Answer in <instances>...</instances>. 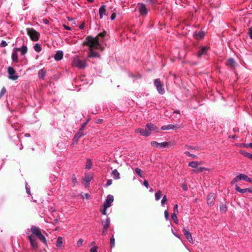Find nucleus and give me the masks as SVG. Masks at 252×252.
Segmentation results:
<instances>
[{
    "mask_svg": "<svg viewBox=\"0 0 252 252\" xmlns=\"http://www.w3.org/2000/svg\"><path fill=\"white\" fill-rule=\"evenodd\" d=\"M171 218H172V220H174V222L176 224H178V218L177 217V214L176 213H173L171 214Z\"/></svg>",
    "mask_w": 252,
    "mask_h": 252,
    "instance_id": "obj_38",
    "label": "nucleus"
},
{
    "mask_svg": "<svg viewBox=\"0 0 252 252\" xmlns=\"http://www.w3.org/2000/svg\"><path fill=\"white\" fill-rule=\"evenodd\" d=\"M164 217H165V219L166 220H168L169 219V214H168V212L167 210H165L164 211Z\"/></svg>",
    "mask_w": 252,
    "mask_h": 252,
    "instance_id": "obj_46",
    "label": "nucleus"
},
{
    "mask_svg": "<svg viewBox=\"0 0 252 252\" xmlns=\"http://www.w3.org/2000/svg\"><path fill=\"white\" fill-rule=\"evenodd\" d=\"M135 132L136 133H139L140 135L145 137H148L151 135V132L147 128L146 129L141 128H137L135 130Z\"/></svg>",
    "mask_w": 252,
    "mask_h": 252,
    "instance_id": "obj_9",
    "label": "nucleus"
},
{
    "mask_svg": "<svg viewBox=\"0 0 252 252\" xmlns=\"http://www.w3.org/2000/svg\"><path fill=\"white\" fill-rule=\"evenodd\" d=\"M167 199L166 196V195H164L162 197L161 201V206H163V207L164 206V205L166 203V202H167Z\"/></svg>",
    "mask_w": 252,
    "mask_h": 252,
    "instance_id": "obj_42",
    "label": "nucleus"
},
{
    "mask_svg": "<svg viewBox=\"0 0 252 252\" xmlns=\"http://www.w3.org/2000/svg\"><path fill=\"white\" fill-rule=\"evenodd\" d=\"M235 189L237 191L239 192L242 193H245L246 192H252V190L251 189L247 188V189H241L237 185H236V187L235 188Z\"/></svg>",
    "mask_w": 252,
    "mask_h": 252,
    "instance_id": "obj_22",
    "label": "nucleus"
},
{
    "mask_svg": "<svg viewBox=\"0 0 252 252\" xmlns=\"http://www.w3.org/2000/svg\"><path fill=\"white\" fill-rule=\"evenodd\" d=\"M241 153L245 157L252 159V154H250L245 151H241Z\"/></svg>",
    "mask_w": 252,
    "mask_h": 252,
    "instance_id": "obj_35",
    "label": "nucleus"
},
{
    "mask_svg": "<svg viewBox=\"0 0 252 252\" xmlns=\"http://www.w3.org/2000/svg\"><path fill=\"white\" fill-rule=\"evenodd\" d=\"M99 15L100 17V19H102L104 15H105L106 12V6L104 5H102L99 8Z\"/></svg>",
    "mask_w": 252,
    "mask_h": 252,
    "instance_id": "obj_24",
    "label": "nucleus"
},
{
    "mask_svg": "<svg viewBox=\"0 0 252 252\" xmlns=\"http://www.w3.org/2000/svg\"><path fill=\"white\" fill-rule=\"evenodd\" d=\"M143 185L147 189L149 187V183L148 181L146 180H144Z\"/></svg>",
    "mask_w": 252,
    "mask_h": 252,
    "instance_id": "obj_56",
    "label": "nucleus"
},
{
    "mask_svg": "<svg viewBox=\"0 0 252 252\" xmlns=\"http://www.w3.org/2000/svg\"><path fill=\"white\" fill-rule=\"evenodd\" d=\"M0 45L2 47H5L7 45V43L5 40H2L0 44Z\"/></svg>",
    "mask_w": 252,
    "mask_h": 252,
    "instance_id": "obj_48",
    "label": "nucleus"
},
{
    "mask_svg": "<svg viewBox=\"0 0 252 252\" xmlns=\"http://www.w3.org/2000/svg\"><path fill=\"white\" fill-rule=\"evenodd\" d=\"M83 130H81L80 129H79V131L75 134L73 139L74 142L77 141L80 138L85 135V134L83 133Z\"/></svg>",
    "mask_w": 252,
    "mask_h": 252,
    "instance_id": "obj_20",
    "label": "nucleus"
},
{
    "mask_svg": "<svg viewBox=\"0 0 252 252\" xmlns=\"http://www.w3.org/2000/svg\"><path fill=\"white\" fill-rule=\"evenodd\" d=\"M169 145V143L167 142H163L161 143H159L158 149H162L163 148H165Z\"/></svg>",
    "mask_w": 252,
    "mask_h": 252,
    "instance_id": "obj_36",
    "label": "nucleus"
},
{
    "mask_svg": "<svg viewBox=\"0 0 252 252\" xmlns=\"http://www.w3.org/2000/svg\"><path fill=\"white\" fill-rule=\"evenodd\" d=\"M84 27H85L84 23H83L79 26V28L81 30H83L84 28Z\"/></svg>",
    "mask_w": 252,
    "mask_h": 252,
    "instance_id": "obj_63",
    "label": "nucleus"
},
{
    "mask_svg": "<svg viewBox=\"0 0 252 252\" xmlns=\"http://www.w3.org/2000/svg\"><path fill=\"white\" fill-rule=\"evenodd\" d=\"M90 252H97V247L96 246L93 247L90 249Z\"/></svg>",
    "mask_w": 252,
    "mask_h": 252,
    "instance_id": "obj_50",
    "label": "nucleus"
},
{
    "mask_svg": "<svg viewBox=\"0 0 252 252\" xmlns=\"http://www.w3.org/2000/svg\"><path fill=\"white\" fill-rule=\"evenodd\" d=\"M93 179V176L92 175L89 174H85L84 178H83V181L84 182V184L86 186H89L90 182Z\"/></svg>",
    "mask_w": 252,
    "mask_h": 252,
    "instance_id": "obj_15",
    "label": "nucleus"
},
{
    "mask_svg": "<svg viewBox=\"0 0 252 252\" xmlns=\"http://www.w3.org/2000/svg\"><path fill=\"white\" fill-rule=\"evenodd\" d=\"M215 198V195L213 193H211L208 194L207 197V203L210 206H212L214 204V200Z\"/></svg>",
    "mask_w": 252,
    "mask_h": 252,
    "instance_id": "obj_14",
    "label": "nucleus"
},
{
    "mask_svg": "<svg viewBox=\"0 0 252 252\" xmlns=\"http://www.w3.org/2000/svg\"><path fill=\"white\" fill-rule=\"evenodd\" d=\"M89 121V120H87L86 122H85L84 123H83V124L82 125V126H81V127H80V130H83L84 129V128L86 126V125L87 124L88 122Z\"/></svg>",
    "mask_w": 252,
    "mask_h": 252,
    "instance_id": "obj_53",
    "label": "nucleus"
},
{
    "mask_svg": "<svg viewBox=\"0 0 252 252\" xmlns=\"http://www.w3.org/2000/svg\"><path fill=\"white\" fill-rule=\"evenodd\" d=\"M114 201V196L112 195L109 194L107 196L105 200L103 203V208H109L111 206Z\"/></svg>",
    "mask_w": 252,
    "mask_h": 252,
    "instance_id": "obj_8",
    "label": "nucleus"
},
{
    "mask_svg": "<svg viewBox=\"0 0 252 252\" xmlns=\"http://www.w3.org/2000/svg\"><path fill=\"white\" fill-rule=\"evenodd\" d=\"M193 35H194V36L196 39H201V38H203V37L204 36L205 33L204 32H195L194 33Z\"/></svg>",
    "mask_w": 252,
    "mask_h": 252,
    "instance_id": "obj_28",
    "label": "nucleus"
},
{
    "mask_svg": "<svg viewBox=\"0 0 252 252\" xmlns=\"http://www.w3.org/2000/svg\"><path fill=\"white\" fill-rule=\"evenodd\" d=\"M83 45L88 46L90 49L88 55L89 58L99 57L98 54L94 51V49H99L100 46L98 39L97 38L88 36L83 41Z\"/></svg>",
    "mask_w": 252,
    "mask_h": 252,
    "instance_id": "obj_1",
    "label": "nucleus"
},
{
    "mask_svg": "<svg viewBox=\"0 0 252 252\" xmlns=\"http://www.w3.org/2000/svg\"><path fill=\"white\" fill-rule=\"evenodd\" d=\"M208 50V48L205 46H201L199 49L197 55L198 57H201L202 55L205 54Z\"/></svg>",
    "mask_w": 252,
    "mask_h": 252,
    "instance_id": "obj_16",
    "label": "nucleus"
},
{
    "mask_svg": "<svg viewBox=\"0 0 252 252\" xmlns=\"http://www.w3.org/2000/svg\"><path fill=\"white\" fill-rule=\"evenodd\" d=\"M137 8L138 11L141 16H145L148 13L149 10L145 3H138Z\"/></svg>",
    "mask_w": 252,
    "mask_h": 252,
    "instance_id": "obj_4",
    "label": "nucleus"
},
{
    "mask_svg": "<svg viewBox=\"0 0 252 252\" xmlns=\"http://www.w3.org/2000/svg\"><path fill=\"white\" fill-rule=\"evenodd\" d=\"M71 184L72 187H75L77 186L78 184V182L77 181V178L74 174H73L71 177Z\"/></svg>",
    "mask_w": 252,
    "mask_h": 252,
    "instance_id": "obj_26",
    "label": "nucleus"
},
{
    "mask_svg": "<svg viewBox=\"0 0 252 252\" xmlns=\"http://www.w3.org/2000/svg\"><path fill=\"white\" fill-rule=\"evenodd\" d=\"M185 154H186V155L189 156V157H191L193 158H196L197 157V156H196L195 155H193L188 151L185 152Z\"/></svg>",
    "mask_w": 252,
    "mask_h": 252,
    "instance_id": "obj_44",
    "label": "nucleus"
},
{
    "mask_svg": "<svg viewBox=\"0 0 252 252\" xmlns=\"http://www.w3.org/2000/svg\"><path fill=\"white\" fill-rule=\"evenodd\" d=\"M27 32L28 35L30 37L32 40L37 41L39 39V33L32 28L27 29Z\"/></svg>",
    "mask_w": 252,
    "mask_h": 252,
    "instance_id": "obj_2",
    "label": "nucleus"
},
{
    "mask_svg": "<svg viewBox=\"0 0 252 252\" xmlns=\"http://www.w3.org/2000/svg\"><path fill=\"white\" fill-rule=\"evenodd\" d=\"M6 93L5 88H2L0 92V98Z\"/></svg>",
    "mask_w": 252,
    "mask_h": 252,
    "instance_id": "obj_47",
    "label": "nucleus"
},
{
    "mask_svg": "<svg viewBox=\"0 0 252 252\" xmlns=\"http://www.w3.org/2000/svg\"><path fill=\"white\" fill-rule=\"evenodd\" d=\"M249 35L250 38L252 39V27L249 29Z\"/></svg>",
    "mask_w": 252,
    "mask_h": 252,
    "instance_id": "obj_54",
    "label": "nucleus"
},
{
    "mask_svg": "<svg viewBox=\"0 0 252 252\" xmlns=\"http://www.w3.org/2000/svg\"><path fill=\"white\" fill-rule=\"evenodd\" d=\"M83 197H85L86 199H89L91 198L90 194L88 193L84 194Z\"/></svg>",
    "mask_w": 252,
    "mask_h": 252,
    "instance_id": "obj_57",
    "label": "nucleus"
},
{
    "mask_svg": "<svg viewBox=\"0 0 252 252\" xmlns=\"http://www.w3.org/2000/svg\"><path fill=\"white\" fill-rule=\"evenodd\" d=\"M37 237L45 245H47L46 239L45 236L43 235V234L41 232L39 234H38V236Z\"/></svg>",
    "mask_w": 252,
    "mask_h": 252,
    "instance_id": "obj_29",
    "label": "nucleus"
},
{
    "mask_svg": "<svg viewBox=\"0 0 252 252\" xmlns=\"http://www.w3.org/2000/svg\"><path fill=\"white\" fill-rule=\"evenodd\" d=\"M63 52L61 50L57 51L54 55V59L57 61H59L63 59Z\"/></svg>",
    "mask_w": 252,
    "mask_h": 252,
    "instance_id": "obj_19",
    "label": "nucleus"
},
{
    "mask_svg": "<svg viewBox=\"0 0 252 252\" xmlns=\"http://www.w3.org/2000/svg\"><path fill=\"white\" fill-rule=\"evenodd\" d=\"M110 247L111 248H113L115 246V238L114 237V236H112V237L111 238L110 240Z\"/></svg>",
    "mask_w": 252,
    "mask_h": 252,
    "instance_id": "obj_43",
    "label": "nucleus"
},
{
    "mask_svg": "<svg viewBox=\"0 0 252 252\" xmlns=\"http://www.w3.org/2000/svg\"><path fill=\"white\" fill-rule=\"evenodd\" d=\"M135 173L140 177H143V173L142 170L139 168H136L135 169Z\"/></svg>",
    "mask_w": 252,
    "mask_h": 252,
    "instance_id": "obj_41",
    "label": "nucleus"
},
{
    "mask_svg": "<svg viewBox=\"0 0 252 252\" xmlns=\"http://www.w3.org/2000/svg\"><path fill=\"white\" fill-rule=\"evenodd\" d=\"M107 208H104L102 210L101 213L103 215H107L106 210H107Z\"/></svg>",
    "mask_w": 252,
    "mask_h": 252,
    "instance_id": "obj_58",
    "label": "nucleus"
},
{
    "mask_svg": "<svg viewBox=\"0 0 252 252\" xmlns=\"http://www.w3.org/2000/svg\"><path fill=\"white\" fill-rule=\"evenodd\" d=\"M63 245V238L62 237H58L57 238L56 246L58 248H62Z\"/></svg>",
    "mask_w": 252,
    "mask_h": 252,
    "instance_id": "obj_32",
    "label": "nucleus"
},
{
    "mask_svg": "<svg viewBox=\"0 0 252 252\" xmlns=\"http://www.w3.org/2000/svg\"><path fill=\"white\" fill-rule=\"evenodd\" d=\"M179 126H178L174 125H168L165 126H163L161 127V129L163 130H169V129H177L179 128Z\"/></svg>",
    "mask_w": 252,
    "mask_h": 252,
    "instance_id": "obj_17",
    "label": "nucleus"
},
{
    "mask_svg": "<svg viewBox=\"0 0 252 252\" xmlns=\"http://www.w3.org/2000/svg\"><path fill=\"white\" fill-rule=\"evenodd\" d=\"M43 23L45 24H48L49 23V21L47 19H44L43 20Z\"/></svg>",
    "mask_w": 252,
    "mask_h": 252,
    "instance_id": "obj_64",
    "label": "nucleus"
},
{
    "mask_svg": "<svg viewBox=\"0 0 252 252\" xmlns=\"http://www.w3.org/2000/svg\"><path fill=\"white\" fill-rule=\"evenodd\" d=\"M220 209L222 213H224L227 211V206L224 204H221L220 206Z\"/></svg>",
    "mask_w": 252,
    "mask_h": 252,
    "instance_id": "obj_34",
    "label": "nucleus"
},
{
    "mask_svg": "<svg viewBox=\"0 0 252 252\" xmlns=\"http://www.w3.org/2000/svg\"><path fill=\"white\" fill-rule=\"evenodd\" d=\"M87 63L85 60H82L79 58H76L73 62V65L77 67L79 69H84L87 66Z\"/></svg>",
    "mask_w": 252,
    "mask_h": 252,
    "instance_id": "obj_3",
    "label": "nucleus"
},
{
    "mask_svg": "<svg viewBox=\"0 0 252 252\" xmlns=\"http://www.w3.org/2000/svg\"><path fill=\"white\" fill-rule=\"evenodd\" d=\"M200 163H198L197 161H193L189 162V165L192 168H197L196 169L193 170V171L194 172H196V173L201 172L203 170H206V168L205 167H200L199 168H197L198 165H200Z\"/></svg>",
    "mask_w": 252,
    "mask_h": 252,
    "instance_id": "obj_5",
    "label": "nucleus"
},
{
    "mask_svg": "<svg viewBox=\"0 0 252 252\" xmlns=\"http://www.w3.org/2000/svg\"><path fill=\"white\" fill-rule=\"evenodd\" d=\"M172 232L175 237L180 239V236L178 235H177L175 232H174L173 229H172Z\"/></svg>",
    "mask_w": 252,
    "mask_h": 252,
    "instance_id": "obj_62",
    "label": "nucleus"
},
{
    "mask_svg": "<svg viewBox=\"0 0 252 252\" xmlns=\"http://www.w3.org/2000/svg\"><path fill=\"white\" fill-rule=\"evenodd\" d=\"M83 242V240L82 239H79L77 242V245L78 247L81 246L82 245Z\"/></svg>",
    "mask_w": 252,
    "mask_h": 252,
    "instance_id": "obj_51",
    "label": "nucleus"
},
{
    "mask_svg": "<svg viewBox=\"0 0 252 252\" xmlns=\"http://www.w3.org/2000/svg\"><path fill=\"white\" fill-rule=\"evenodd\" d=\"M16 50L18 51H20L21 55L24 56L28 51L27 45L23 44L21 48H16Z\"/></svg>",
    "mask_w": 252,
    "mask_h": 252,
    "instance_id": "obj_21",
    "label": "nucleus"
},
{
    "mask_svg": "<svg viewBox=\"0 0 252 252\" xmlns=\"http://www.w3.org/2000/svg\"><path fill=\"white\" fill-rule=\"evenodd\" d=\"M116 14L113 13L112 14V15L111 16V17H110V19H111V20H114L116 18Z\"/></svg>",
    "mask_w": 252,
    "mask_h": 252,
    "instance_id": "obj_59",
    "label": "nucleus"
},
{
    "mask_svg": "<svg viewBox=\"0 0 252 252\" xmlns=\"http://www.w3.org/2000/svg\"><path fill=\"white\" fill-rule=\"evenodd\" d=\"M235 64V62L233 59L230 58L228 59L226 63V65L230 67H234Z\"/></svg>",
    "mask_w": 252,
    "mask_h": 252,
    "instance_id": "obj_25",
    "label": "nucleus"
},
{
    "mask_svg": "<svg viewBox=\"0 0 252 252\" xmlns=\"http://www.w3.org/2000/svg\"><path fill=\"white\" fill-rule=\"evenodd\" d=\"M182 188L184 190H187L188 189L187 185L185 184L182 185Z\"/></svg>",
    "mask_w": 252,
    "mask_h": 252,
    "instance_id": "obj_60",
    "label": "nucleus"
},
{
    "mask_svg": "<svg viewBox=\"0 0 252 252\" xmlns=\"http://www.w3.org/2000/svg\"><path fill=\"white\" fill-rule=\"evenodd\" d=\"M92 167V161L89 158H88L86 162V165L85 168L87 169H89Z\"/></svg>",
    "mask_w": 252,
    "mask_h": 252,
    "instance_id": "obj_39",
    "label": "nucleus"
},
{
    "mask_svg": "<svg viewBox=\"0 0 252 252\" xmlns=\"http://www.w3.org/2000/svg\"><path fill=\"white\" fill-rule=\"evenodd\" d=\"M248 178L249 177L246 174H240L233 179L232 181V183H237L241 180H244L247 182Z\"/></svg>",
    "mask_w": 252,
    "mask_h": 252,
    "instance_id": "obj_10",
    "label": "nucleus"
},
{
    "mask_svg": "<svg viewBox=\"0 0 252 252\" xmlns=\"http://www.w3.org/2000/svg\"><path fill=\"white\" fill-rule=\"evenodd\" d=\"M26 192L28 194L31 195L30 189L28 186V184L26 183L25 185Z\"/></svg>",
    "mask_w": 252,
    "mask_h": 252,
    "instance_id": "obj_49",
    "label": "nucleus"
},
{
    "mask_svg": "<svg viewBox=\"0 0 252 252\" xmlns=\"http://www.w3.org/2000/svg\"><path fill=\"white\" fill-rule=\"evenodd\" d=\"M146 127L151 133L152 131L155 133L158 132L159 131V128L152 123H148L146 125Z\"/></svg>",
    "mask_w": 252,
    "mask_h": 252,
    "instance_id": "obj_12",
    "label": "nucleus"
},
{
    "mask_svg": "<svg viewBox=\"0 0 252 252\" xmlns=\"http://www.w3.org/2000/svg\"><path fill=\"white\" fill-rule=\"evenodd\" d=\"M155 199L156 201L159 200L162 196V192L160 190H158L155 193Z\"/></svg>",
    "mask_w": 252,
    "mask_h": 252,
    "instance_id": "obj_33",
    "label": "nucleus"
},
{
    "mask_svg": "<svg viewBox=\"0 0 252 252\" xmlns=\"http://www.w3.org/2000/svg\"><path fill=\"white\" fill-rule=\"evenodd\" d=\"M31 231L36 236H37L38 234L41 232L40 229L35 226H32L31 228Z\"/></svg>",
    "mask_w": 252,
    "mask_h": 252,
    "instance_id": "obj_23",
    "label": "nucleus"
},
{
    "mask_svg": "<svg viewBox=\"0 0 252 252\" xmlns=\"http://www.w3.org/2000/svg\"><path fill=\"white\" fill-rule=\"evenodd\" d=\"M63 28L64 29L66 30H68V31H70L71 30V28L69 26H67L65 25H63Z\"/></svg>",
    "mask_w": 252,
    "mask_h": 252,
    "instance_id": "obj_61",
    "label": "nucleus"
},
{
    "mask_svg": "<svg viewBox=\"0 0 252 252\" xmlns=\"http://www.w3.org/2000/svg\"><path fill=\"white\" fill-rule=\"evenodd\" d=\"M112 175L113 176V177L115 180H118L120 178V173H119L117 169H114L112 170Z\"/></svg>",
    "mask_w": 252,
    "mask_h": 252,
    "instance_id": "obj_27",
    "label": "nucleus"
},
{
    "mask_svg": "<svg viewBox=\"0 0 252 252\" xmlns=\"http://www.w3.org/2000/svg\"><path fill=\"white\" fill-rule=\"evenodd\" d=\"M7 72L9 79L16 80L18 78V76L16 74L15 70L12 67L9 66L7 68Z\"/></svg>",
    "mask_w": 252,
    "mask_h": 252,
    "instance_id": "obj_6",
    "label": "nucleus"
},
{
    "mask_svg": "<svg viewBox=\"0 0 252 252\" xmlns=\"http://www.w3.org/2000/svg\"><path fill=\"white\" fill-rule=\"evenodd\" d=\"M33 48L35 51H36V52H40L41 51V46L38 43H36L33 46Z\"/></svg>",
    "mask_w": 252,
    "mask_h": 252,
    "instance_id": "obj_37",
    "label": "nucleus"
},
{
    "mask_svg": "<svg viewBox=\"0 0 252 252\" xmlns=\"http://www.w3.org/2000/svg\"><path fill=\"white\" fill-rule=\"evenodd\" d=\"M12 60L13 62L17 63L18 62V54L16 52H13L12 54Z\"/></svg>",
    "mask_w": 252,
    "mask_h": 252,
    "instance_id": "obj_31",
    "label": "nucleus"
},
{
    "mask_svg": "<svg viewBox=\"0 0 252 252\" xmlns=\"http://www.w3.org/2000/svg\"><path fill=\"white\" fill-rule=\"evenodd\" d=\"M148 4H155L158 3L157 0H143Z\"/></svg>",
    "mask_w": 252,
    "mask_h": 252,
    "instance_id": "obj_40",
    "label": "nucleus"
},
{
    "mask_svg": "<svg viewBox=\"0 0 252 252\" xmlns=\"http://www.w3.org/2000/svg\"><path fill=\"white\" fill-rule=\"evenodd\" d=\"M46 75V71L41 69L38 71V75L39 78L43 79Z\"/></svg>",
    "mask_w": 252,
    "mask_h": 252,
    "instance_id": "obj_30",
    "label": "nucleus"
},
{
    "mask_svg": "<svg viewBox=\"0 0 252 252\" xmlns=\"http://www.w3.org/2000/svg\"><path fill=\"white\" fill-rule=\"evenodd\" d=\"M28 238L30 242L31 247L32 248V249H37L38 247V245L35 237L32 235H28Z\"/></svg>",
    "mask_w": 252,
    "mask_h": 252,
    "instance_id": "obj_13",
    "label": "nucleus"
},
{
    "mask_svg": "<svg viewBox=\"0 0 252 252\" xmlns=\"http://www.w3.org/2000/svg\"><path fill=\"white\" fill-rule=\"evenodd\" d=\"M183 232L184 235L185 236L186 239L188 240V241L189 243L193 244V241L192 237V235L189 232V229L187 227L184 228Z\"/></svg>",
    "mask_w": 252,
    "mask_h": 252,
    "instance_id": "obj_11",
    "label": "nucleus"
},
{
    "mask_svg": "<svg viewBox=\"0 0 252 252\" xmlns=\"http://www.w3.org/2000/svg\"><path fill=\"white\" fill-rule=\"evenodd\" d=\"M178 204H176L174 206V213H176V214L178 213Z\"/></svg>",
    "mask_w": 252,
    "mask_h": 252,
    "instance_id": "obj_52",
    "label": "nucleus"
},
{
    "mask_svg": "<svg viewBox=\"0 0 252 252\" xmlns=\"http://www.w3.org/2000/svg\"><path fill=\"white\" fill-rule=\"evenodd\" d=\"M112 184V180L111 179H109L107 180V183L106 185V187H108Z\"/></svg>",
    "mask_w": 252,
    "mask_h": 252,
    "instance_id": "obj_55",
    "label": "nucleus"
},
{
    "mask_svg": "<svg viewBox=\"0 0 252 252\" xmlns=\"http://www.w3.org/2000/svg\"><path fill=\"white\" fill-rule=\"evenodd\" d=\"M102 223L103 225V229L107 230L110 225V219L109 217H107L105 220H102Z\"/></svg>",
    "mask_w": 252,
    "mask_h": 252,
    "instance_id": "obj_18",
    "label": "nucleus"
},
{
    "mask_svg": "<svg viewBox=\"0 0 252 252\" xmlns=\"http://www.w3.org/2000/svg\"><path fill=\"white\" fill-rule=\"evenodd\" d=\"M154 84L156 86L157 91L159 94H164L165 93L163 85L159 79H156L154 80Z\"/></svg>",
    "mask_w": 252,
    "mask_h": 252,
    "instance_id": "obj_7",
    "label": "nucleus"
},
{
    "mask_svg": "<svg viewBox=\"0 0 252 252\" xmlns=\"http://www.w3.org/2000/svg\"><path fill=\"white\" fill-rule=\"evenodd\" d=\"M151 145L153 147H155L158 148L159 143H158L156 141H152L151 142Z\"/></svg>",
    "mask_w": 252,
    "mask_h": 252,
    "instance_id": "obj_45",
    "label": "nucleus"
}]
</instances>
